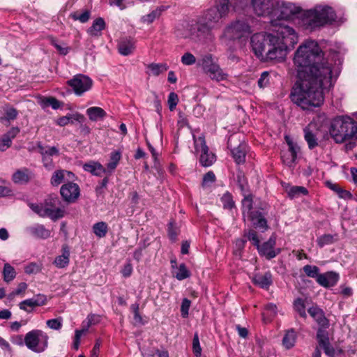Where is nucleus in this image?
<instances>
[{"instance_id": "f257e3e1", "label": "nucleus", "mask_w": 357, "mask_h": 357, "mask_svg": "<svg viewBox=\"0 0 357 357\" xmlns=\"http://www.w3.org/2000/svg\"><path fill=\"white\" fill-rule=\"evenodd\" d=\"M321 53L318 43L310 40L301 45L294 54L297 79L289 98L303 110L323 105L325 93L333 86L331 65L319 62Z\"/></svg>"}, {"instance_id": "f03ea898", "label": "nucleus", "mask_w": 357, "mask_h": 357, "mask_svg": "<svg viewBox=\"0 0 357 357\" xmlns=\"http://www.w3.org/2000/svg\"><path fill=\"white\" fill-rule=\"evenodd\" d=\"M270 30V33H257L251 37L252 50L261 61H282L288 48L298 43L297 34L291 27L278 24L275 20L271 22Z\"/></svg>"}, {"instance_id": "7ed1b4c3", "label": "nucleus", "mask_w": 357, "mask_h": 357, "mask_svg": "<svg viewBox=\"0 0 357 357\" xmlns=\"http://www.w3.org/2000/svg\"><path fill=\"white\" fill-rule=\"evenodd\" d=\"M329 132L337 143L357 139V123L348 116H339L333 119Z\"/></svg>"}, {"instance_id": "20e7f679", "label": "nucleus", "mask_w": 357, "mask_h": 357, "mask_svg": "<svg viewBox=\"0 0 357 357\" xmlns=\"http://www.w3.org/2000/svg\"><path fill=\"white\" fill-rule=\"evenodd\" d=\"M335 18L336 15L331 7L319 6L305 12L303 24L307 29L312 30L335 21Z\"/></svg>"}, {"instance_id": "39448f33", "label": "nucleus", "mask_w": 357, "mask_h": 357, "mask_svg": "<svg viewBox=\"0 0 357 357\" xmlns=\"http://www.w3.org/2000/svg\"><path fill=\"white\" fill-rule=\"evenodd\" d=\"M49 336L44 331L34 329L28 332L24 337V344L35 353H42L48 347Z\"/></svg>"}, {"instance_id": "423d86ee", "label": "nucleus", "mask_w": 357, "mask_h": 357, "mask_svg": "<svg viewBox=\"0 0 357 357\" xmlns=\"http://www.w3.org/2000/svg\"><path fill=\"white\" fill-rule=\"evenodd\" d=\"M251 33V28L246 22L236 20L225 28L222 38L225 41L239 40L248 38Z\"/></svg>"}, {"instance_id": "0eeeda50", "label": "nucleus", "mask_w": 357, "mask_h": 357, "mask_svg": "<svg viewBox=\"0 0 357 357\" xmlns=\"http://www.w3.org/2000/svg\"><path fill=\"white\" fill-rule=\"evenodd\" d=\"M301 9L294 3L286 2L284 1H278L273 13L272 20H275L278 24H282L286 25L283 20L289 19L291 16L299 13Z\"/></svg>"}, {"instance_id": "6e6552de", "label": "nucleus", "mask_w": 357, "mask_h": 357, "mask_svg": "<svg viewBox=\"0 0 357 357\" xmlns=\"http://www.w3.org/2000/svg\"><path fill=\"white\" fill-rule=\"evenodd\" d=\"M195 150L197 154H199V162L204 167H209L216 160L215 155L209 150L206 144L204 135L196 137L193 135Z\"/></svg>"}, {"instance_id": "1a4fd4ad", "label": "nucleus", "mask_w": 357, "mask_h": 357, "mask_svg": "<svg viewBox=\"0 0 357 357\" xmlns=\"http://www.w3.org/2000/svg\"><path fill=\"white\" fill-rule=\"evenodd\" d=\"M56 200H51L50 202H45L41 204H33L30 205L31 208L40 216L50 217L52 220H56L63 217L64 210L56 206Z\"/></svg>"}, {"instance_id": "9d476101", "label": "nucleus", "mask_w": 357, "mask_h": 357, "mask_svg": "<svg viewBox=\"0 0 357 357\" xmlns=\"http://www.w3.org/2000/svg\"><path fill=\"white\" fill-rule=\"evenodd\" d=\"M68 84L77 96H82L91 89L93 80L85 75L77 74L68 81Z\"/></svg>"}, {"instance_id": "9b49d317", "label": "nucleus", "mask_w": 357, "mask_h": 357, "mask_svg": "<svg viewBox=\"0 0 357 357\" xmlns=\"http://www.w3.org/2000/svg\"><path fill=\"white\" fill-rule=\"evenodd\" d=\"M284 139L288 146V149L283 152L282 160L284 164L291 167L297 160L298 156L301 152V148L289 136L286 135Z\"/></svg>"}, {"instance_id": "f8f14e48", "label": "nucleus", "mask_w": 357, "mask_h": 357, "mask_svg": "<svg viewBox=\"0 0 357 357\" xmlns=\"http://www.w3.org/2000/svg\"><path fill=\"white\" fill-rule=\"evenodd\" d=\"M304 139L310 149H313L319 145L320 130L315 123L311 122L303 128Z\"/></svg>"}, {"instance_id": "ddd939ff", "label": "nucleus", "mask_w": 357, "mask_h": 357, "mask_svg": "<svg viewBox=\"0 0 357 357\" xmlns=\"http://www.w3.org/2000/svg\"><path fill=\"white\" fill-rule=\"evenodd\" d=\"M252 6L257 15L268 16L271 20L273 19L275 7L272 0H252Z\"/></svg>"}, {"instance_id": "4468645a", "label": "nucleus", "mask_w": 357, "mask_h": 357, "mask_svg": "<svg viewBox=\"0 0 357 357\" xmlns=\"http://www.w3.org/2000/svg\"><path fill=\"white\" fill-rule=\"evenodd\" d=\"M275 243L276 237L272 235L267 241L261 245L260 244L257 249L260 255L266 257L268 259H271L275 257L280 252V249H275Z\"/></svg>"}, {"instance_id": "2eb2a0df", "label": "nucleus", "mask_w": 357, "mask_h": 357, "mask_svg": "<svg viewBox=\"0 0 357 357\" xmlns=\"http://www.w3.org/2000/svg\"><path fill=\"white\" fill-rule=\"evenodd\" d=\"M246 180H238V185L243 192L244 198L242 200V214L243 219L245 220L246 217L255 212L253 209V198L250 194H246L245 192V186L246 185Z\"/></svg>"}, {"instance_id": "dca6fc26", "label": "nucleus", "mask_w": 357, "mask_h": 357, "mask_svg": "<svg viewBox=\"0 0 357 357\" xmlns=\"http://www.w3.org/2000/svg\"><path fill=\"white\" fill-rule=\"evenodd\" d=\"M60 192L65 201L73 202L79 196V188L77 184L68 182L61 186Z\"/></svg>"}, {"instance_id": "f3484780", "label": "nucleus", "mask_w": 357, "mask_h": 357, "mask_svg": "<svg viewBox=\"0 0 357 357\" xmlns=\"http://www.w3.org/2000/svg\"><path fill=\"white\" fill-rule=\"evenodd\" d=\"M266 215V214L264 212L255 211V212L248 215L246 218L251 221L252 226L255 228L260 229L264 232L268 229Z\"/></svg>"}, {"instance_id": "a211bd4d", "label": "nucleus", "mask_w": 357, "mask_h": 357, "mask_svg": "<svg viewBox=\"0 0 357 357\" xmlns=\"http://www.w3.org/2000/svg\"><path fill=\"white\" fill-rule=\"evenodd\" d=\"M19 127H12L8 132L0 137V151H5L12 145L13 140L20 133Z\"/></svg>"}, {"instance_id": "6ab92c4d", "label": "nucleus", "mask_w": 357, "mask_h": 357, "mask_svg": "<svg viewBox=\"0 0 357 357\" xmlns=\"http://www.w3.org/2000/svg\"><path fill=\"white\" fill-rule=\"evenodd\" d=\"M214 27V25L202 17L197 24V36L199 38L210 39L211 38V30Z\"/></svg>"}, {"instance_id": "aec40b11", "label": "nucleus", "mask_w": 357, "mask_h": 357, "mask_svg": "<svg viewBox=\"0 0 357 357\" xmlns=\"http://www.w3.org/2000/svg\"><path fill=\"white\" fill-rule=\"evenodd\" d=\"M339 280V275L335 272H327L320 274L317 279V282L324 287L335 286Z\"/></svg>"}, {"instance_id": "412c9836", "label": "nucleus", "mask_w": 357, "mask_h": 357, "mask_svg": "<svg viewBox=\"0 0 357 357\" xmlns=\"http://www.w3.org/2000/svg\"><path fill=\"white\" fill-rule=\"evenodd\" d=\"M45 303V296L43 295H38L36 297L24 300L20 303L19 307L21 310L26 312H30L28 307L33 308L36 306L43 305Z\"/></svg>"}, {"instance_id": "4be33fe9", "label": "nucleus", "mask_w": 357, "mask_h": 357, "mask_svg": "<svg viewBox=\"0 0 357 357\" xmlns=\"http://www.w3.org/2000/svg\"><path fill=\"white\" fill-rule=\"evenodd\" d=\"M247 150L248 147L245 143H240L238 146L231 149L232 158L237 165L245 162Z\"/></svg>"}, {"instance_id": "5701e85b", "label": "nucleus", "mask_w": 357, "mask_h": 357, "mask_svg": "<svg viewBox=\"0 0 357 357\" xmlns=\"http://www.w3.org/2000/svg\"><path fill=\"white\" fill-rule=\"evenodd\" d=\"M135 48V41L130 38L121 39L118 45L119 52L123 56L131 54Z\"/></svg>"}, {"instance_id": "b1692460", "label": "nucleus", "mask_w": 357, "mask_h": 357, "mask_svg": "<svg viewBox=\"0 0 357 357\" xmlns=\"http://www.w3.org/2000/svg\"><path fill=\"white\" fill-rule=\"evenodd\" d=\"M252 282L263 289H268L272 283V275L270 272L264 274H256L252 278Z\"/></svg>"}, {"instance_id": "393cba45", "label": "nucleus", "mask_w": 357, "mask_h": 357, "mask_svg": "<svg viewBox=\"0 0 357 357\" xmlns=\"http://www.w3.org/2000/svg\"><path fill=\"white\" fill-rule=\"evenodd\" d=\"M308 313L321 327H327L328 326V321L320 308L312 307L309 308Z\"/></svg>"}, {"instance_id": "a878e982", "label": "nucleus", "mask_w": 357, "mask_h": 357, "mask_svg": "<svg viewBox=\"0 0 357 357\" xmlns=\"http://www.w3.org/2000/svg\"><path fill=\"white\" fill-rule=\"evenodd\" d=\"M61 251L62 254L57 256L54 261V264L59 268H65L70 261V250L68 247L63 245Z\"/></svg>"}, {"instance_id": "bb28decb", "label": "nucleus", "mask_w": 357, "mask_h": 357, "mask_svg": "<svg viewBox=\"0 0 357 357\" xmlns=\"http://www.w3.org/2000/svg\"><path fill=\"white\" fill-rule=\"evenodd\" d=\"M202 18L215 26L221 19L225 18V17L218 11V9L213 6L206 10Z\"/></svg>"}, {"instance_id": "cd10ccee", "label": "nucleus", "mask_w": 357, "mask_h": 357, "mask_svg": "<svg viewBox=\"0 0 357 357\" xmlns=\"http://www.w3.org/2000/svg\"><path fill=\"white\" fill-rule=\"evenodd\" d=\"M83 169L90 172L93 176H100L102 173H106L105 168L99 162L91 161L83 165Z\"/></svg>"}, {"instance_id": "c85d7f7f", "label": "nucleus", "mask_w": 357, "mask_h": 357, "mask_svg": "<svg viewBox=\"0 0 357 357\" xmlns=\"http://www.w3.org/2000/svg\"><path fill=\"white\" fill-rule=\"evenodd\" d=\"M205 72L209 74L210 77L212 79L217 81H222L227 79V75L224 73L222 69L216 63L211 66Z\"/></svg>"}, {"instance_id": "c756f323", "label": "nucleus", "mask_w": 357, "mask_h": 357, "mask_svg": "<svg viewBox=\"0 0 357 357\" xmlns=\"http://www.w3.org/2000/svg\"><path fill=\"white\" fill-rule=\"evenodd\" d=\"M86 114L92 121H98L103 119L106 116V112L99 107H91L86 109Z\"/></svg>"}, {"instance_id": "7c9ffc66", "label": "nucleus", "mask_w": 357, "mask_h": 357, "mask_svg": "<svg viewBox=\"0 0 357 357\" xmlns=\"http://www.w3.org/2000/svg\"><path fill=\"white\" fill-rule=\"evenodd\" d=\"M122 153L120 150L114 151L110 153L109 160L107 164L106 173L112 172L117 167L121 158Z\"/></svg>"}, {"instance_id": "2f4dec72", "label": "nucleus", "mask_w": 357, "mask_h": 357, "mask_svg": "<svg viewBox=\"0 0 357 357\" xmlns=\"http://www.w3.org/2000/svg\"><path fill=\"white\" fill-rule=\"evenodd\" d=\"M105 22L103 18L99 17L95 20L91 26L88 30V33L91 36H99L101 31L105 29Z\"/></svg>"}, {"instance_id": "473e14b6", "label": "nucleus", "mask_w": 357, "mask_h": 357, "mask_svg": "<svg viewBox=\"0 0 357 357\" xmlns=\"http://www.w3.org/2000/svg\"><path fill=\"white\" fill-rule=\"evenodd\" d=\"M282 186L286 189L289 196L291 198L299 196L300 195H307L308 191L305 187L302 186H291L289 187L288 184L285 182L281 183Z\"/></svg>"}, {"instance_id": "72a5a7b5", "label": "nucleus", "mask_w": 357, "mask_h": 357, "mask_svg": "<svg viewBox=\"0 0 357 357\" xmlns=\"http://www.w3.org/2000/svg\"><path fill=\"white\" fill-rule=\"evenodd\" d=\"M172 273L178 280H183L190 276V272L184 264H181Z\"/></svg>"}, {"instance_id": "f704fd0d", "label": "nucleus", "mask_w": 357, "mask_h": 357, "mask_svg": "<svg viewBox=\"0 0 357 357\" xmlns=\"http://www.w3.org/2000/svg\"><path fill=\"white\" fill-rule=\"evenodd\" d=\"M296 335L293 329L287 331L282 339V344L286 349H290L294 347L296 342Z\"/></svg>"}, {"instance_id": "c9c22d12", "label": "nucleus", "mask_w": 357, "mask_h": 357, "mask_svg": "<svg viewBox=\"0 0 357 357\" xmlns=\"http://www.w3.org/2000/svg\"><path fill=\"white\" fill-rule=\"evenodd\" d=\"M93 231L98 238H103L108 231L107 224L105 222H98L93 225Z\"/></svg>"}, {"instance_id": "e433bc0d", "label": "nucleus", "mask_w": 357, "mask_h": 357, "mask_svg": "<svg viewBox=\"0 0 357 357\" xmlns=\"http://www.w3.org/2000/svg\"><path fill=\"white\" fill-rule=\"evenodd\" d=\"M148 69L150 73L149 75L153 76H158L160 74L165 72L168 69V66L165 63H151L148 66Z\"/></svg>"}, {"instance_id": "4c0bfd02", "label": "nucleus", "mask_w": 357, "mask_h": 357, "mask_svg": "<svg viewBox=\"0 0 357 357\" xmlns=\"http://www.w3.org/2000/svg\"><path fill=\"white\" fill-rule=\"evenodd\" d=\"M214 7L226 17L229 12L230 0H216Z\"/></svg>"}, {"instance_id": "58836bf2", "label": "nucleus", "mask_w": 357, "mask_h": 357, "mask_svg": "<svg viewBox=\"0 0 357 357\" xmlns=\"http://www.w3.org/2000/svg\"><path fill=\"white\" fill-rule=\"evenodd\" d=\"M31 232L36 236L42 238H47L50 236V231L45 229L43 225H36L31 227Z\"/></svg>"}, {"instance_id": "ea45409f", "label": "nucleus", "mask_w": 357, "mask_h": 357, "mask_svg": "<svg viewBox=\"0 0 357 357\" xmlns=\"http://www.w3.org/2000/svg\"><path fill=\"white\" fill-rule=\"evenodd\" d=\"M3 275L4 281L6 282H10L13 280L16 276L15 268L8 263L5 264L3 270Z\"/></svg>"}, {"instance_id": "a19ab883", "label": "nucleus", "mask_w": 357, "mask_h": 357, "mask_svg": "<svg viewBox=\"0 0 357 357\" xmlns=\"http://www.w3.org/2000/svg\"><path fill=\"white\" fill-rule=\"evenodd\" d=\"M162 11V9L161 8H158L150 13L142 16V21L144 23L151 24L160 16Z\"/></svg>"}, {"instance_id": "79ce46f5", "label": "nucleus", "mask_w": 357, "mask_h": 357, "mask_svg": "<svg viewBox=\"0 0 357 357\" xmlns=\"http://www.w3.org/2000/svg\"><path fill=\"white\" fill-rule=\"evenodd\" d=\"M336 235L324 234L317 239V243L320 248H323L326 245L333 243L336 240Z\"/></svg>"}, {"instance_id": "37998d69", "label": "nucleus", "mask_w": 357, "mask_h": 357, "mask_svg": "<svg viewBox=\"0 0 357 357\" xmlns=\"http://www.w3.org/2000/svg\"><path fill=\"white\" fill-rule=\"evenodd\" d=\"M40 105L43 108L51 106L52 109H57L60 107L61 103L60 102L56 99L55 98H45L40 101Z\"/></svg>"}, {"instance_id": "c03bdc74", "label": "nucleus", "mask_w": 357, "mask_h": 357, "mask_svg": "<svg viewBox=\"0 0 357 357\" xmlns=\"http://www.w3.org/2000/svg\"><path fill=\"white\" fill-rule=\"evenodd\" d=\"M294 307L301 317L305 318L307 317L305 302L303 299L297 298L294 303Z\"/></svg>"}, {"instance_id": "a18cd8bd", "label": "nucleus", "mask_w": 357, "mask_h": 357, "mask_svg": "<svg viewBox=\"0 0 357 357\" xmlns=\"http://www.w3.org/2000/svg\"><path fill=\"white\" fill-rule=\"evenodd\" d=\"M303 271L308 277L316 278V280L320 275L319 268L316 266L305 265L303 267Z\"/></svg>"}, {"instance_id": "49530a36", "label": "nucleus", "mask_w": 357, "mask_h": 357, "mask_svg": "<svg viewBox=\"0 0 357 357\" xmlns=\"http://www.w3.org/2000/svg\"><path fill=\"white\" fill-rule=\"evenodd\" d=\"M33 176L32 172L27 168H22L17 170L13 175L12 178H29Z\"/></svg>"}, {"instance_id": "de8ad7c7", "label": "nucleus", "mask_w": 357, "mask_h": 357, "mask_svg": "<svg viewBox=\"0 0 357 357\" xmlns=\"http://www.w3.org/2000/svg\"><path fill=\"white\" fill-rule=\"evenodd\" d=\"M221 202L223 205V208L225 209H231L235 206V203L232 199L231 195L229 193H225L221 197Z\"/></svg>"}, {"instance_id": "09e8293b", "label": "nucleus", "mask_w": 357, "mask_h": 357, "mask_svg": "<svg viewBox=\"0 0 357 357\" xmlns=\"http://www.w3.org/2000/svg\"><path fill=\"white\" fill-rule=\"evenodd\" d=\"M202 347L199 343V339L197 333H195L192 340V351L196 357H200L202 355Z\"/></svg>"}, {"instance_id": "8fccbe9b", "label": "nucleus", "mask_w": 357, "mask_h": 357, "mask_svg": "<svg viewBox=\"0 0 357 357\" xmlns=\"http://www.w3.org/2000/svg\"><path fill=\"white\" fill-rule=\"evenodd\" d=\"M248 241H251L252 245H255L257 248L260 245V240L259 238L258 234L257 231L254 229H250L248 233L245 234Z\"/></svg>"}, {"instance_id": "3c124183", "label": "nucleus", "mask_w": 357, "mask_h": 357, "mask_svg": "<svg viewBox=\"0 0 357 357\" xmlns=\"http://www.w3.org/2000/svg\"><path fill=\"white\" fill-rule=\"evenodd\" d=\"M178 102V95L174 92H171L168 96L167 104L170 111H174Z\"/></svg>"}, {"instance_id": "603ef678", "label": "nucleus", "mask_w": 357, "mask_h": 357, "mask_svg": "<svg viewBox=\"0 0 357 357\" xmlns=\"http://www.w3.org/2000/svg\"><path fill=\"white\" fill-rule=\"evenodd\" d=\"M63 319L59 317L56 319H49L46 321L47 326L53 330H60L62 327Z\"/></svg>"}, {"instance_id": "864d4df0", "label": "nucleus", "mask_w": 357, "mask_h": 357, "mask_svg": "<svg viewBox=\"0 0 357 357\" xmlns=\"http://www.w3.org/2000/svg\"><path fill=\"white\" fill-rule=\"evenodd\" d=\"M259 87L263 89L268 86L270 84V75L268 71H264L261 74L259 79H258Z\"/></svg>"}, {"instance_id": "5fc2aeb1", "label": "nucleus", "mask_w": 357, "mask_h": 357, "mask_svg": "<svg viewBox=\"0 0 357 357\" xmlns=\"http://www.w3.org/2000/svg\"><path fill=\"white\" fill-rule=\"evenodd\" d=\"M99 321V317L96 314L88 315L86 319L82 323V329H89L92 325Z\"/></svg>"}, {"instance_id": "6e6d98bb", "label": "nucleus", "mask_w": 357, "mask_h": 357, "mask_svg": "<svg viewBox=\"0 0 357 357\" xmlns=\"http://www.w3.org/2000/svg\"><path fill=\"white\" fill-rule=\"evenodd\" d=\"M181 63L185 66H191L195 63L196 58L195 56L191 54L190 52H185L181 56Z\"/></svg>"}, {"instance_id": "4d7b16f0", "label": "nucleus", "mask_w": 357, "mask_h": 357, "mask_svg": "<svg viewBox=\"0 0 357 357\" xmlns=\"http://www.w3.org/2000/svg\"><path fill=\"white\" fill-rule=\"evenodd\" d=\"M18 112L17 111L13 108L10 107L6 110V116L1 118V121H10L11 120H15L17 116Z\"/></svg>"}, {"instance_id": "13d9d810", "label": "nucleus", "mask_w": 357, "mask_h": 357, "mask_svg": "<svg viewBox=\"0 0 357 357\" xmlns=\"http://www.w3.org/2000/svg\"><path fill=\"white\" fill-rule=\"evenodd\" d=\"M74 176V174L67 170H57L54 172L52 178H65L66 177L70 178Z\"/></svg>"}, {"instance_id": "bf43d9fd", "label": "nucleus", "mask_w": 357, "mask_h": 357, "mask_svg": "<svg viewBox=\"0 0 357 357\" xmlns=\"http://www.w3.org/2000/svg\"><path fill=\"white\" fill-rule=\"evenodd\" d=\"M87 332V329H80L75 331V338L73 341V347L75 349L77 350L79 347L80 338L82 335L85 334Z\"/></svg>"}, {"instance_id": "052dcab7", "label": "nucleus", "mask_w": 357, "mask_h": 357, "mask_svg": "<svg viewBox=\"0 0 357 357\" xmlns=\"http://www.w3.org/2000/svg\"><path fill=\"white\" fill-rule=\"evenodd\" d=\"M40 271V266L36 263H31L25 266L24 271L27 274H36Z\"/></svg>"}, {"instance_id": "680f3d73", "label": "nucleus", "mask_w": 357, "mask_h": 357, "mask_svg": "<svg viewBox=\"0 0 357 357\" xmlns=\"http://www.w3.org/2000/svg\"><path fill=\"white\" fill-rule=\"evenodd\" d=\"M191 305V302L188 298H183L181 303V312L183 317L185 318L188 316V311Z\"/></svg>"}, {"instance_id": "e2e57ef3", "label": "nucleus", "mask_w": 357, "mask_h": 357, "mask_svg": "<svg viewBox=\"0 0 357 357\" xmlns=\"http://www.w3.org/2000/svg\"><path fill=\"white\" fill-rule=\"evenodd\" d=\"M26 288H27V284L25 282L20 283L18 284L17 289L9 294L8 298L12 299L15 296L20 295V294L24 293L26 291Z\"/></svg>"}, {"instance_id": "0e129e2a", "label": "nucleus", "mask_w": 357, "mask_h": 357, "mask_svg": "<svg viewBox=\"0 0 357 357\" xmlns=\"http://www.w3.org/2000/svg\"><path fill=\"white\" fill-rule=\"evenodd\" d=\"M317 340L319 345L322 347L325 344L329 343L328 337L325 335L324 331L319 328L317 334Z\"/></svg>"}, {"instance_id": "69168bd1", "label": "nucleus", "mask_w": 357, "mask_h": 357, "mask_svg": "<svg viewBox=\"0 0 357 357\" xmlns=\"http://www.w3.org/2000/svg\"><path fill=\"white\" fill-rule=\"evenodd\" d=\"M178 229L173 222H170L168 227V235L171 240L175 241L178 235Z\"/></svg>"}, {"instance_id": "338daca9", "label": "nucleus", "mask_w": 357, "mask_h": 357, "mask_svg": "<svg viewBox=\"0 0 357 357\" xmlns=\"http://www.w3.org/2000/svg\"><path fill=\"white\" fill-rule=\"evenodd\" d=\"M214 63H215L213 61V58L211 55H206L202 59V65L204 71Z\"/></svg>"}, {"instance_id": "774afa93", "label": "nucleus", "mask_w": 357, "mask_h": 357, "mask_svg": "<svg viewBox=\"0 0 357 357\" xmlns=\"http://www.w3.org/2000/svg\"><path fill=\"white\" fill-rule=\"evenodd\" d=\"M51 43L52 45L55 47V48L59 51L61 54L66 55L70 50V48L68 47H62L61 45L56 43V40L54 38L52 39Z\"/></svg>"}]
</instances>
